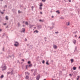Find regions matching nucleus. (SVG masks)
<instances>
[{
  "instance_id": "1",
  "label": "nucleus",
  "mask_w": 80,
  "mask_h": 80,
  "mask_svg": "<svg viewBox=\"0 0 80 80\" xmlns=\"http://www.w3.org/2000/svg\"><path fill=\"white\" fill-rule=\"evenodd\" d=\"M1 68H2V71H4V70H5L7 69V66H2Z\"/></svg>"
},
{
  "instance_id": "2",
  "label": "nucleus",
  "mask_w": 80,
  "mask_h": 80,
  "mask_svg": "<svg viewBox=\"0 0 80 80\" xmlns=\"http://www.w3.org/2000/svg\"><path fill=\"white\" fill-rule=\"evenodd\" d=\"M32 72V71H34V72L33 73V75H34V76H35V75H36V73H37V69H32L31 70Z\"/></svg>"
},
{
  "instance_id": "3",
  "label": "nucleus",
  "mask_w": 80,
  "mask_h": 80,
  "mask_svg": "<svg viewBox=\"0 0 80 80\" xmlns=\"http://www.w3.org/2000/svg\"><path fill=\"white\" fill-rule=\"evenodd\" d=\"M74 52H75V53H78V51L77 50V46H75V47Z\"/></svg>"
},
{
  "instance_id": "4",
  "label": "nucleus",
  "mask_w": 80,
  "mask_h": 80,
  "mask_svg": "<svg viewBox=\"0 0 80 80\" xmlns=\"http://www.w3.org/2000/svg\"><path fill=\"white\" fill-rule=\"evenodd\" d=\"M15 43V44H14V46H15V47H18V45H19V43L17 42H16Z\"/></svg>"
},
{
  "instance_id": "5",
  "label": "nucleus",
  "mask_w": 80,
  "mask_h": 80,
  "mask_svg": "<svg viewBox=\"0 0 80 80\" xmlns=\"http://www.w3.org/2000/svg\"><path fill=\"white\" fill-rule=\"evenodd\" d=\"M36 78L37 80H39L40 78V75H38Z\"/></svg>"
},
{
  "instance_id": "6",
  "label": "nucleus",
  "mask_w": 80,
  "mask_h": 80,
  "mask_svg": "<svg viewBox=\"0 0 80 80\" xmlns=\"http://www.w3.org/2000/svg\"><path fill=\"white\" fill-rule=\"evenodd\" d=\"M53 48L54 49H57V46L55 45H53Z\"/></svg>"
},
{
  "instance_id": "7",
  "label": "nucleus",
  "mask_w": 80,
  "mask_h": 80,
  "mask_svg": "<svg viewBox=\"0 0 80 80\" xmlns=\"http://www.w3.org/2000/svg\"><path fill=\"white\" fill-rule=\"evenodd\" d=\"M73 42L74 44V45H75V44H76V43L77 42V41L76 40H73Z\"/></svg>"
},
{
  "instance_id": "8",
  "label": "nucleus",
  "mask_w": 80,
  "mask_h": 80,
  "mask_svg": "<svg viewBox=\"0 0 80 80\" xmlns=\"http://www.w3.org/2000/svg\"><path fill=\"white\" fill-rule=\"evenodd\" d=\"M71 63H72L73 62H74V60H73V59H71Z\"/></svg>"
},
{
  "instance_id": "9",
  "label": "nucleus",
  "mask_w": 80,
  "mask_h": 80,
  "mask_svg": "<svg viewBox=\"0 0 80 80\" xmlns=\"http://www.w3.org/2000/svg\"><path fill=\"white\" fill-rule=\"evenodd\" d=\"M22 32H25V29H24V28H22Z\"/></svg>"
},
{
  "instance_id": "10",
  "label": "nucleus",
  "mask_w": 80,
  "mask_h": 80,
  "mask_svg": "<svg viewBox=\"0 0 80 80\" xmlns=\"http://www.w3.org/2000/svg\"><path fill=\"white\" fill-rule=\"evenodd\" d=\"M77 69V68L76 67H73V70H75Z\"/></svg>"
},
{
  "instance_id": "11",
  "label": "nucleus",
  "mask_w": 80,
  "mask_h": 80,
  "mask_svg": "<svg viewBox=\"0 0 80 80\" xmlns=\"http://www.w3.org/2000/svg\"><path fill=\"white\" fill-rule=\"evenodd\" d=\"M6 20H8V16H6L5 17Z\"/></svg>"
},
{
  "instance_id": "12",
  "label": "nucleus",
  "mask_w": 80,
  "mask_h": 80,
  "mask_svg": "<svg viewBox=\"0 0 80 80\" xmlns=\"http://www.w3.org/2000/svg\"><path fill=\"white\" fill-rule=\"evenodd\" d=\"M42 6H43V4H42V3H40V5H39V6L40 7H42Z\"/></svg>"
},
{
  "instance_id": "13",
  "label": "nucleus",
  "mask_w": 80,
  "mask_h": 80,
  "mask_svg": "<svg viewBox=\"0 0 80 80\" xmlns=\"http://www.w3.org/2000/svg\"><path fill=\"white\" fill-rule=\"evenodd\" d=\"M56 13H58V14H59V13H60V12H59V10H58L57 11H56Z\"/></svg>"
},
{
  "instance_id": "14",
  "label": "nucleus",
  "mask_w": 80,
  "mask_h": 80,
  "mask_svg": "<svg viewBox=\"0 0 80 80\" xmlns=\"http://www.w3.org/2000/svg\"><path fill=\"white\" fill-rule=\"evenodd\" d=\"M38 28H42V26L40 25H39L38 26Z\"/></svg>"
},
{
  "instance_id": "15",
  "label": "nucleus",
  "mask_w": 80,
  "mask_h": 80,
  "mask_svg": "<svg viewBox=\"0 0 80 80\" xmlns=\"http://www.w3.org/2000/svg\"><path fill=\"white\" fill-rule=\"evenodd\" d=\"M3 77H4L3 75H2L1 76L0 78H3Z\"/></svg>"
},
{
  "instance_id": "16",
  "label": "nucleus",
  "mask_w": 80,
  "mask_h": 80,
  "mask_svg": "<svg viewBox=\"0 0 80 80\" xmlns=\"http://www.w3.org/2000/svg\"><path fill=\"white\" fill-rule=\"evenodd\" d=\"M33 27V25H30V28H32V27Z\"/></svg>"
},
{
  "instance_id": "17",
  "label": "nucleus",
  "mask_w": 80,
  "mask_h": 80,
  "mask_svg": "<svg viewBox=\"0 0 80 80\" xmlns=\"http://www.w3.org/2000/svg\"><path fill=\"white\" fill-rule=\"evenodd\" d=\"M48 61H47V62H46V64H47V65H49V64L48 63Z\"/></svg>"
},
{
  "instance_id": "18",
  "label": "nucleus",
  "mask_w": 80,
  "mask_h": 80,
  "mask_svg": "<svg viewBox=\"0 0 80 80\" xmlns=\"http://www.w3.org/2000/svg\"><path fill=\"white\" fill-rule=\"evenodd\" d=\"M28 76H26V79H28Z\"/></svg>"
},
{
  "instance_id": "19",
  "label": "nucleus",
  "mask_w": 80,
  "mask_h": 80,
  "mask_svg": "<svg viewBox=\"0 0 80 80\" xmlns=\"http://www.w3.org/2000/svg\"><path fill=\"white\" fill-rule=\"evenodd\" d=\"M35 32H36V33H38V31L36 30L34 32V33H35Z\"/></svg>"
},
{
  "instance_id": "20",
  "label": "nucleus",
  "mask_w": 80,
  "mask_h": 80,
  "mask_svg": "<svg viewBox=\"0 0 80 80\" xmlns=\"http://www.w3.org/2000/svg\"><path fill=\"white\" fill-rule=\"evenodd\" d=\"M25 75H27V74H28V75H29V73H28V72H25Z\"/></svg>"
},
{
  "instance_id": "21",
  "label": "nucleus",
  "mask_w": 80,
  "mask_h": 80,
  "mask_svg": "<svg viewBox=\"0 0 80 80\" xmlns=\"http://www.w3.org/2000/svg\"><path fill=\"white\" fill-rule=\"evenodd\" d=\"M39 9H40V10H41L42 9V7L40 6Z\"/></svg>"
},
{
  "instance_id": "22",
  "label": "nucleus",
  "mask_w": 80,
  "mask_h": 80,
  "mask_svg": "<svg viewBox=\"0 0 80 80\" xmlns=\"http://www.w3.org/2000/svg\"><path fill=\"white\" fill-rule=\"evenodd\" d=\"M53 27H54L53 26H52V27H50V29H52V28H53Z\"/></svg>"
},
{
  "instance_id": "23",
  "label": "nucleus",
  "mask_w": 80,
  "mask_h": 80,
  "mask_svg": "<svg viewBox=\"0 0 80 80\" xmlns=\"http://www.w3.org/2000/svg\"><path fill=\"white\" fill-rule=\"evenodd\" d=\"M73 33H74V34H76V33H77V32H73Z\"/></svg>"
},
{
  "instance_id": "24",
  "label": "nucleus",
  "mask_w": 80,
  "mask_h": 80,
  "mask_svg": "<svg viewBox=\"0 0 80 80\" xmlns=\"http://www.w3.org/2000/svg\"><path fill=\"white\" fill-rule=\"evenodd\" d=\"M42 63H43V64H44V63H45V61L44 60H43L42 61Z\"/></svg>"
},
{
  "instance_id": "25",
  "label": "nucleus",
  "mask_w": 80,
  "mask_h": 80,
  "mask_svg": "<svg viewBox=\"0 0 80 80\" xmlns=\"http://www.w3.org/2000/svg\"><path fill=\"white\" fill-rule=\"evenodd\" d=\"M25 24H26V25H28V22H25Z\"/></svg>"
},
{
  "instance_id": "26",
  "label": "nucleus",
  "mask_w": 80,
  "mask_h": 80,
  "mask_svg": "<svg viewBox=\"0 0 80 80\" xmlns=\"http://www.w3.org/2000/svg\"><path fill=\"white\" fill-rule=\"evenodd\" d=\"M67 26H68V25H70V22H68V24L67 23Z\"/></svg>"
},
{
  "instance_id": "27",
  "label": "nucleus",
  "mask_w": 80,
  "mask_h": 80,
  "mask_svg": "<svg viewBox=\"0 0 80 80\" xmlns=\"http://www.w3.org/2000/svg\"><path fill=\"white\" fill-rule=\"evenodd\" d=\"M5 48H2V51H5Z\"/></svg>"
},
{
  "instance_id": "28",
  "label": "nucleus",
  "mask_w": 80,
  "mask_h": 80,
  "mask_svg": "<svg viewBox=\"0 0 80 80\" xmlns=\"http://www.w3.org/2000/svg\"><path fill=\"white\" fill-rule=\"evenodd\" d=\"M32 66V64H31L29 65V67H31V66Z\"/></svg>"
},
{
  "instance_id": "29",
  "label": "nucleus",
  "mask_w": 80,
  "mask_h": 80,
  "mask_svg": "<svg viewBox=\"0 0 80 80\" xmlns=\"http://www.w3.org/2000/svg\"><path fill=\"white\" fill-rule=\"evenodd\" d=\"M10 73L11 74H13V71H11Z\"/></svg>"
},
{
  "instance_id": "30",
  "label": "nucleus",
  "mask_w": 80,
  "mask_h": 80,
  "mask_svg": "<svg viewBox=\"0 0 80 80\" xmlns=\"http://www.w3.org/2000/svg\"><path fill=\"white\" fill-rule=\"evenodd\" d=\"M5 35V34H4L2 36V38H3L4 37V36Z\"/></svg>"
},
{
  "instance_id": "31",
  "label": "nucleus",
  "mask_w": 80,
  "mask_h": 80,
  "mask_svg": "<svg viewBox=\"0 0 80 80\" xmlns=\"http://www.w3.org/2000/svg\"><path fill=\"white\" fill-rule=\"evenodd\" d=\"M31 62H30V61H29L28 62V64H30V63Z\"/></svg>"
},
{
  "instance_id": "32",
  "label": "nucleus",
  "mask_w": 80,
  "mask_h": 80,
  "mask_svg": "<svg viewBox=\"0 0 80 80\" xmlns=\"http://www.w3.org/2000/svg\"><path fill=\"white\" fill-rule=\"evenodd\" d=\"M31 8H32V10H33V7L32 6L31 7Z\"/></svg>"
},
{
  "instance_id": "33",
  "label": "nucleus",
  "mask_w": 80,
  "mask_h": 80,
  "mask_svg": "<svg viewBox=\"0 0 80 80\" xmlns=\"http://www.w3.org/2000/svg\"><path fill=\"white\" fill-rule=\"evenodd\" d=\"M52 25H55V23H54V22L52 23Z\"/></svg>"
},
{
  "instance_id": "34",
  "label": "nucleus",
  "mask_w": 80,
  "mask_h": 80,
  "mask_svg": "<svg viewBox=\"0 0 80 80\" xmlns=\"http://www.w3.org/2000/svg\"><path fill=\"white\" fill-rule=\"evenodd\" d=\"M42 2H45V0H42Z\"/></svg>"
},
{
  "instance_id": "35",
  "label": "nucleus",
  "mask_w": 80,
  "mask_h": 80,
  "mask_svg": "<svg viewBox=\"0 0 80 80\" xmlns=\"http://www.w3.org/2000/svg\"><path fill=\"white\" fill-rule=\"evenodd\" d=\"M3 25H7V23H3Z\"/></svg>"
},
{
  "instance_id": "36",
  "label": "nucleus",
  "mask_w": 80,
  "mask_h": 80,
  "mask_svg": "<svg viewBox=\"0 0 80 80\" xmlns=\"http://www.w3.org/2000/svg\"><path fill=\"white\" fill-rule=\"evenodd\" d=\"M72 74H69V76H70V77H72Z\"/></svg>"
},
{
  "instance_id": "37",
  "label": "nucleus",
  "mask_w": 80,
  "mask_h": 80,
  "mask_svg": "<svg viewBox=\"0 0 80 80\" xmlns=\"http://www.w3.org/2000/svg\"><path fill=\"white\" fill-rule=\"evenodd\" d=\"M24 61H25V60L23 59H22V62H24Z\"/></svg>"
},
{
  "instance_id": "38",
  "label": "nucleus",
  "mask_w": 80,
  "mask_h": 80,
  "mask_svg": "<svg viewBox=\"0 0 80 80\" xmlns=\"http://www.w3.org/2000/svg\"><path fill=\"white\" fill-rule=\"evenodd\" d=\"M1 13H2V14H3V12H1Z\"/></svg>"
},
{
  "instance_id": "39",
  "label": "nucleus",
  "mask_w": 80,
  "mask_h": 80,
  "mask_svg": "<svg viewBox=\"0 0 80 80\" xmlns=\"http://www.w3.org/2000/svg\"><path fill=\"white\" fill-rule=\"evenodd\" d=\"M18 26H20V23H18Z\"/></svg>"
},
{
  "instance_id": "40",
  "label": "nucleus",
  "mask_w": 80,
  "mask_h": 80,
  "mask_svg": "<svg viewBox=\"0 0 80 80\" xmlns=\"http://www.w3.org/2000/svg\"><path fill=\"white\" fill-rule=\"evenodd\" d=\"M10 72H8L7 73L8 74H10Z\"/></svg>"
},
{
  "instance_id": "41",
  "label": "nucleus",
  "mask_w": 80,
  "mask_h": 80,
  "mask_svg": "<svg viewBox=\"0 0 80 80\" xmlns=\"http://www.w3.org/2000/svg\"><path fill=\"white\" fill-rule=\"evenodd\" d=\"M27 38H25V41L26 42V41H27Z\"/></svg>"
},
{
  "instance_id": "42",
  "label": "nucleus",
  "mask_w": 80,
  "mask_h": 80,
  "mask_svg": "<svg viewBox=\"0 0 80 80\" xmlns=\"http://www.w3.org/2000/svg\"><path fill=\"white\" fill-rule=\"evenodd\" d=\"M69 2H71V0H69Z\"/></svg>"
},
{
  "instance_id": "43",
  "label": "nucleus",
  "mask_w": 80,
  "mask_h": 80,
  "mask_svg": "<svg viewBox=\"0 0 80 80\" xmlns=\"http://www.w3.org/2000/svg\"><path fill=\"white\" fill-rule=\"evenodd\" d=\"M2 29H0V32H2Z\"/></svg>"
},
{
  "instance_id": "44",
  "label": "nucleus",
  "mask_w": 80,
  "mask_h": 80,
  "mask_svg": "<svg viewBox=\"0 0 80 80\" xmlns=\"http://www.w3.org/2000/svg\"><path fill=\"white\" fill-rule=\"evenodd\" d=\"M78 78H80V76H78Z\"/></svg>"
},
{
  "instance_id": "45",
  "label": "nucleus",
  "mask_w": 80,
  "mask_h": 80,
  "mask_svg": "<svg viewBox=\"0 0 80 80\" xmlns=\"http://www.w3.org/2000/svg\"><path fill=\"white\" fill-rule=\"evenodd\" d=\"M39 21H40V22H42V20H40Z\"/></svg>"
},
{
  "instance_id": "46",
  "label": "nucleus",
  "mask_w": 80,
  "mask_h": 80,
  "mask_svg": "<svg viewBox=\"0 0 80 80\" xmlns=\"http://www.w3.org/2000/svg\"><path fill=\"white\" fill-rule=\"evenodd\" d=\"M55 33H58V32H56Z\"/></svg>"
},
{
  "instance_id": "47",
  "label": "nucleus",
  "mask_w": 80,
  "mask_h": 80,
  "mask_svg": "<svg viewBox=\"0 0 80 80\" xmlns=\"http://www.w3.org/2000/svg\"><path fill=\"white\" fill-rule=\"evenodd\" d=\"M75 37H77V35H75Z\"/></svg>"
},
{
  "instance_id": "48",
  "label": "nucleus",
  "mask_w": 80,
  "mask_h": 80,
  "mask_svg": "<svg viewBox=\"0 0 80 80\" xmlns=\"http://www.w3.org/2000/svg\"><path fill=\"white\" fill-rule=\"evenodd\" d=\"M44 39L46 40V39H47V38L45 37L44 38Z\"/></svg>"
},
{
  "instance_id": "49",
  "label": "nucleus",
  "mask_w": 80,
  "mask_h": 80,
  "mask_svg": "<svg viewBox=\"0 0 80 80\" xmlns=\"http://www.w3.org/2000/svg\"><path fill=\"white\" fill-rule=\"evenodd\" d=\"M78 79H79V78H77V80H78Z\"/></svg>"
},
{
  "instance_id": "50",
  "label": "nucleus",
  "mask_w": 80,
  "mask_h": 80,
  "mask_svg": "<svg viewBox=\"0 0 80 80\" xmlns=\"http://www.w3.org/2000/svg\"><path fill=\"white\" fill-rule=\"evenodd\" d=\"M0 1H1V2H3V0H0Z\"/></svg>"
},
{
  "instance_id": "51",
  "label": "nucleus",
  "mask_w": 80,
  "mask_h": 80,
  "mask_svg": "<svg viewBox=\"0 0 80 80\" xmlns=\"http://www.w3.org/2000/svg\"><path fill=\"white\" fill-rule=\"evenodd\" d=\"M27 66H26V69H27Z\"/></svg>"
},
{
  "instance_id": "52",
  "label": "nucleus",
  "mask_w": 80,
  "mask_h": 80,
  "mask_svg": "<svg viewBox=\"0 0 80 80\" xmlns=\"http://www.w3.org/2000/svg\"><path fill=\"white\" fill-rule=\"evenodd\" d=\"M40 13H41V14H42V12H40Z\"/></svg>"
},
{
  "instance_id": "53",
  "label": "nucleus",
  "mask_w": 80,
  "mask_h": 80,
  "mask_svg": "<svg viewBox=\"0 0 80 80\" xmlns=\"http://www.w3.org/2000/svg\"><path fill=\"white\" fill-rule=\"evenodd\" d=\"M18 13H20V11H18Z\"/></svg>"
},
{
  "instance_id": "54",
  "label": "nucleus",
  "mask_w": 80,
  "mask_h": 80,
  "mask_svg": "<svg viewBox=\"0 0 80 80\" xmlns=\"http://www.w3.org/2000/svg\"><path fill=\"white\" fill-rule=\"evenodd\" d=\"M34 28L35 29V28H36V27H34Z\"/></svg>"
},
{
  "instance_id": "55",
  "label": "nucleus",
  "mask_w": 80,
  "mask_h": 80,
  "mask_svg": "<svg viewBox=\"0 0 80 80\" xmlns=\"http://www.w3.org/2000/svg\"><path fill=\"white\" fill-rule=\"evenodd\" d=\"M52 80H56L55 79H52Z\"/></svg>"
},
{
  "instance_id": "56",
  "label": "nucleus",
  "mask_w": 80,
  "mask_h": 80,
  "mask_svg": "<svg viewBox=\"0 0 80 80\" xmlns=\"http://www.w3.org/2000/svg\"><path fill=\"white\" fill-rule=\"evenodd\" d=\"M5 7H7V5H5Z\"/></svg>"
},
{
  "instance_id": "57",
  "label": "nucleus",
  "mask_w": 80,
  "mask_h": 80,
  "mask_svg": "<svg viewBox=\"0 0 80 80\" xmlns=\"http://www.w3.org/2000/svg\"><path fill=\"white\" fill-rule=\"evenodd\" d=\"M52 18H53V16H52Z\"/></svg>"
},
{
  "instance_id": "58",
  "label": "nucleus",
  "mask_w": 80,
  "mask_h": 80,
  "mask_svg": "<svg viewBox=\"0 0 80 80\" xmlns=\"http://www.w3.org/2000/svg\"><path fill=\"white\" fill-rule=\"evenodd\" d=\"M78 38H80V37H79Z\"/></svg>"
},
{
  "instance_id": "59",
  "label": "nucleus",
  "mask_w": 80,
  "mask_h": 80,
  "mask_svg": "<svg viewBox=\"0 0 80 80\" xmlns=\"http://www.w3.org/2000/svg\"><path fill=\"white\" fill-rule=\"evenodd\" d=\"M47 41V40H45V42H46Z\"/></svg>"
},
{
  "instance_id": "60",
  "label": "nucleus",
  "mask_w": 80,
  "mask_h": 80,
  "mask_svg": "<svg viewBox=\"0 0 80 80\" xmlns=\"http://www.w3.org/2000/svg\"><path fill=\"white\" fill-rule=\"evenodd\" d=\"M79 69H80V66L79 67Z\"/></svg>"
},
{
  "instance_id": "61",
  "label": "nucleus",
  "mask_w": 80,
  "mask_h": 80,
  "mask_svg": "<svg viewBox=\"0 0 80 80\" xmlns=\"http://www.w3.org/2000/svg\"><path fill=\"white\" fill-rule=\"evenodd\" d=\"M6 28H8V26Z\"/></svg>"
},
{
  "instance_id": "62",
  "label": "nucleus",
  "mask_w": 80,
  "mask_h": 80,
  "mask_svg": "<svg viewBox=\"0 0 80 80\" xmlns=\"http://www.w3.org/2000/svg\"><path fill=\"white\" fill-rule=\"evenodd\" d=\"M3 11H5V10H3Z\"/></svg>"
}]
</instances>
